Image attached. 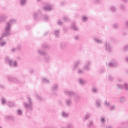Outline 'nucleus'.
<instances>
[{
  "label": "nucleus",
  "mask_w": 128,
  "mask_h": 128,
  "mask_svg": "<svg viewBox=\"0 0 128 128\" xmlns=\"http://www.w3.org/2000/svg\"><path fill=\"white\" fill-rule=\"evenodd\" d=\"M4 60L6 64H8L10 68H12V66L14 68H16V66H18V62L16 60L12 61L8 56H6Z\"/></svg>",
  "instance_id": "obj_1"
},
{
  "label": "nucleus",
  "mask_w": 128,
  "mask_h": 128,
  "mask_svg": "<svg viewBox=\"0 0 128 128\" xmlns=\"http://www.w3.org/2000/svg\"><path fill=\"white\" fill-rule=\"evenodd\" d=\"M28 102H24V106L26 110H32V98L30 96H28Z\"/></svg>",
  "instance_id": "obj_2"
},
{
  "label": "nucleus",
  "mask_w": 128,
  "mask_h": 128,
  "mask_svg": "<svg viewBox=\"0 0 128 128\" xmlns=\"http://www.w3.org/2000/svg\"><path fill=\"white\" fill-rule=\"evenodd\" d=\"M10 26L12 25L10 23H7L4 28V33L2 34L4 36H10Z\"/></svg>",
  "instance_id": "obj_3"
},
{
  "label": "nucleus",
  "mask_w": 128,
  "mask_h": 128,
  "mask_svg": "<svg viewBox=\"0 0 128 128\" xmlns=\"http://www.w3.org/2000/svg\"><path fill=\"white\" fill-rule=\"evenodd\" d=\"M38 52L41 56H44V60L46 62H48L50 61V56L46 54V53L44 52H42V50H38Z\"/></svg>",
  "instance_id": "obj_4"
},
{
  "label": "nucleus",
  "mask_w": 128,
  "mask_h": 128,
  "mask_svg": "<svg viewBox=\"0 0 128 128\" xmlns=\"http://www.w3.org/2000/svg\"><path fill=\"white\" fill-rule=\"evenodd\" d=\"M40 10H38V12H34L32 16L34 20H40V18H38V14H40Z\"/></svg>",
  "instance_id": "obj_5"
},
{
  "label": "nucleus",
  "mask_w": 128,
  "mask_h": 128,
  "mask_svg": "<svg viewBox=\"0 0 128 128\" xmlns=\"http://www.w3.org/2000/svg\"><path fill=\"white\" fill-rule=\"evenodd\" d=\"M72 98H68L65 100V104L67 106H72Z\"/></svg>",
  "instance_id": "obj_6"
},
{
  "label": "nucleus",
  "mask_w": 128,
  "mask_h": 128,
  "mask_svg": "<svg viewBox=\"0 0 128 128\" xmlns=\"http://www.w3.org/2000/svg\"><path fill=\"white\" fill-rule=\"evenodd\" d=\"M65 94L69 96H74L76 95V93L72 90H65L64 91Z\"/></svg>",
  "instance_id": "obj_7"
},
{
  "label": "nucleus",
  "mask_w": 128,
  "mask_h": 128,
  "mask_svg": "<svg viewBox=\"0 0 128 128\" xmlns=\"http://www.w3.org/2000/svg\"><path fill=\"white\" fill-rule=\"evenodd\" d=\"M8 78L10 82H18L19 80L16 78H12L10 76H8Z\"/></svg>",
  "instance_id": "obj_8"
},
{
  "label": "nucleus",
  "mask_w": 128,
  "mask_h": 128,
  "mask_svg": "<svg viewBox=\"0 0 128 128\" xmlns=\"http://www.w3.org/2000/svg\"><path fill=\"white\" fill-rule=\"evenodd\" d=\"M44 10L46 12H50V10H52V5L48 4L44 8Z\"/></svg>",
  "instance_id": "obj_9"
},
{
  "label": "nucleus",
  "mask_w": 128,
  "mask_h": 128,
  "mask_svg": "<svg viewBox=\"0 0 128 128\" xmlns=\"http://www.w3.org/2000/svg\"><path fill=\"white\" fill-rule=\"evenodd\" d=\"M6 36H4V34H2V36L0 38V46H6V42L4 40V37Z\"/></svg>",
  "instance_id": "obj_10"
},
{
  "label": "nucleus",
  "mask_w": 128,
  "mask_h": 128,
  "mask_svg": "<svg viewBox=\"0 0 128 128\" xmlns=\"http://www.w3.org/2000/svg\"><path fill=\"white\" fill-rule=\"evenodd\" d=\"M7 17L6 14H2L0 16V22H4L6 20Z\"/></svg>",
  "instance_id": "obj_11"
},
{
  "label": "nucleus",
  "mask_w": 128,
  "mask_h": 128,
  "mask_svg": "<svg viewBox=\"0 0 128 128\" xmlns=\"http://www.w3.org/2000/svg\"><path fill=\"white\" fill-rule=\"evenodd\" d=\"M118 88H125L126 90H128V84H125V86H122L120 84L118 85Z\"/></svg>",
  "instance_id": "obj_12"
},
{
  "label": "nucleus",
  "mask_w": 128,
  "mask_h": 128,
  "mask_svg": "<svg viewBox=\"0 0 128 128\" xmlns=\"http://www.w3.org/2000/svg\"><path fill=\"white\" fill-rule=\"evenodd\" d=\"M88 128H90L92 126H94V121L90 120L87 124Z\"/></svg>",
  "instance_id": "obj_13"
},
{
  "label": "nucleus",
  "mask_w": 128,
  "mask_h": 128,
  "mask_svg": "<svg viewBox=\"0 0 128 128\" xmlns=\"http://www.w3.org/2000/svg\"><path fill=\"white\" fill-rule=\"evenodd\" d=\"M86 65L84 66V68L85 70H90V61H87L86 63Z\"/></svg>",
  "instance_id": "obj_14"
},
{
  "label": "nucleus",
  "mask_w": 128,
  "mask_h": 128,
  "mask_svg": "<svg viewBox=\"0 0 128 128\" xmlns=\"http://www.w3.org/2000/svg\"><path fill=\"white\" fill-rule=\"evenodd\" d=\"M71 28L73 30H78V28L76 27V26L74 23L72 24Z\"/></svg>",
  "instance_id": "obj_15"
},
{
  "label": "nucleus",
  "mask_w": 128,
  "mask_h": 128,
  "mask_svg": "<svg viewBox=\"0 0 128 128\" xmlns=\"http://www.w3.org/2000/svg\"><path fill=\"white\" fill-rule=\"evenodd\" d=\"M80 96L74 95V102H78V100H80Z\"/></svg>",
  "instance_id": "obj_16"
},
{
  "label": "nucleus",
  "mask_w": 128,
  "mask_h": 128,
  "mask_svg": "<svg viewBox=\"0 0 128 128\" xmlns=\"http://www.w3.org/2000/svg\"><path fill=\"white\" fill-rule=\"evenodd\" d=\"M80 61H76L75 64H74V65L73 66L74 68L73 70H76V68H78V66L80 65Z\"/></svg>",
  "instance_id": "obj_17"
},
{
  "label": "nucleus",
  "mask_w": 128,
  "mask_h": 128,
  "mask_svg": "<svg viewBox=\"0 0 128 128\" xmlns=\"http://www.w3.org/2000/svg\"><path fill=\"white\" fill-rule=\"evenodd\" d=\"M8 106L9 108H12V106H14V103L12 102H7Z\"/></svg>",
  "instance_id": "obj_18"
},
{
  "label": "nucleus",
  "mask_w": 128,
  "mask_h": 128,
  "mask_svg": "<svg viewBox=\"0 0 128 128\" xmlns=\"http://www.w3.org/2000/svg\"><path fill=\"white\" fill-rule=\"evenodd\" d=\"M90 114L87 113L84 117V120H88L90 118Z\"/></svg>",
  "instance_id": "obj_19"
},
{
  "label": "nucleus",
  "mask_w": 128,
  "mask_h": 128,
  "mask_svg": "<svg viewBox=\"0 0 128 128\" xmlns=\"http://www.w3.org/2000/svg\"><path fill=\"white\" fill-rule=\"evenodd\" d=\"M79 82L81 84H84L86 83V81L83 78H79Z\"/></svg>",
  "instance_id": "obj_20"
},
{
  "label": "nucleus",
  "mask_w": 128,
  "mask_h": 128,
  "mask_svg": "<svg viewBox=\"0 0 128 128\" xmlns=\"http://www.w3.org/2000/svg\"><path fill=\"white\" fill-rule=\"evenodd\" d=\"M108 66H112V67L116 66V63L114 62H110L108 64Z\"/></svg>",
  "instance_id": "obj_21"
},
{
  "label": "nucleus",
  "mask_w": 128,
  "mask_h": 128,
  "mask_svg": "<svg viewBox=\"0 0 128 128\" xmlns=\"http://www.w3.org/2000/svg\"><path fill=\"white\" fill-rule=\"evenodd\" d=\"M52 90H58V84H54L52 87Z\"/></svg>",
  "instance_id": "obj_22"
},
{
  "label": "nucleus",
  "mask_w": 128,
  "mask_h": 128,
  "mask_svg": "<svg viewBox=\"0 0 128 128\" xmlns=\"http://www.w3.org/2000/svg\"><path fill=\"white\" fill-rule=\"evenodd\" d=\"M62 116L63 118H68V114L64 112H62Z\"/></svg>",
  "instance_id": "obj_23"
},
{
  "label": "nucleus",
  "mask_w": 128,
  "mask_h": 128,
  "mask_svg": "<svg viewBox=\"0 0 128 128\" xmlns=\"http://www.w3.org/2000/svg\"><path fill=\"white\" fill-rule=\"evenodd\" d=\"M101 104H102V101H100V100H97V102H96V106H97V108L100 107Z\"/></svg>",
  "instance_id": "obj_24"
},
{
  "label": "nucleus",
  "mask_w": 128,
  "mask_h": 128,
  "mask_svg": "<svg viewBox=\"0 0 128 128\" xmlns=\"http://www.w3.org/2000/svg\"><path fill=\"white\" fill-rule=\"evenodd\" d=\"M42 82H43V84H48V82H50V80L44 78L42 80Z\"/></svg>",
  "instance_id": "obj_25"
},
{
  "label": "nucleus",
  "mask_w": 128,
  "mask_h": 128,
  "mask_svg": "<svg viewBox=\"0 0 128 128\" xmlns=\"http://www.w3.org/2000/svg\"><path fill=\"white\" fill-rule=\"evenodd\" d=\"M16 112L18 116H22V110H16Z\"/></svg>",
  "instance_id": "obj_26"
},
{
  "label": "nucleus",
  "mask_w": 128,
  "mask_h": 128,
  "mask_svg": "<svg viewBox=\"0 0 128 128\" xmlns=\"http://www.w3.org/2000/svg\"><path fill=\"white\" fill-rule=\"evenodd\" d=\"M8 24H10V26L13 24H16V20H10V22H8Z\"/></svg>",
  "instance_id": "obj_27"
},
{
  "label": "nucleus",
  "mask_w": 128,
  "mask_h": 128,
  "mask_svg": "<svg viewBox=\"0 0 128 128\" xmlns=\"http://www.w3.org/2000/svg\"><path fill=\"white\" fill-rule=\"evenodd\" d=\"M63 20L64 22H68V20H70V18L67 16H64L63 18Z\"/></svg>",
  "instance_id": "obj_28"
},
{
  "label": "nucleus",
  "mask_w": 128,
  "mask_h": 128,
  "mask_svg": "<svg viewBox=\"0 0 128 128\" xmlns=\"http://www.w3.org/2000/svg\"><path fill=\"white\" fill-rule=\"evenodd\" d=\"M26 0H20V4L21 6H24V4H26Z\"/></svg>",
  "instance_id": "obj_29"
},
{
  "label": "nucleus",
  "mask_w": 128,
  "mask_h": 128,
  "mask_svg": "<svg viewBox=\"0 0 128 128\" xmlns=\"http://www.w3.org/2000/svg\"><path fill=\"white\" fill-rule=\"evenodd\" d=\"M54 35L56 36H58L60 35V30H57L55 31Z\"/></svg>",
  "instance_id": "obj_30"
},
{
  "label": "nucleus",
  "mask_w": 128,
  "mask_h": 128,
  "mask_svg": "<svg viewBox=\"0 0 128 128\" xmlns=\"http://www.w3.org/2000/svg\"><path fill=\"white\" fill-rule=\"evenodd\" d=\"M82 22H88V18L86 16H83L82 17Z\"/></svg>",
  "instance_id": "obj_31"
},
{
  "label": "nucleus",
  "mask_w": 128,
  "mask_h": 128,
  "mask_svg": "<svg viewBox=\"0 0 128 128\" xmlns=\"http://www.w3.org/2000/svg\"><path fill=\"white\" fill-rule=\"evenodd\" d=\"M126 98H124V97H122L120 99V102L122 103L124 102H126Z\"/></svg>",
  "instance_id": "obj_32"
},
{
  "label": "nucleus",
  "mask_w": 128,
  "mask_h": 128,
  "mask_svg": "<svg viewBox=\"0 0 128 128\" xmlns=\"http://www.w3.org/2000/svg\"><path fill=\"white\" fill-rule=\"evenodd\" d=\"M106 46L107 47V48H106L108 52H112V48H110V46L108 45V46L107 44H106Z\"/></svg>",
  "instance_id": "obj_33"
},
{
  "label": "nucleus",
  "mask_w": 128,
  "mask_h": 128,
  "mask_svg": "<svg viewBox=\"0 0 128 128\" xmlns=\"http://www.w3.org/2000/svg\"><path fill=\"white\" fill-rule=\"evenodd\" d=\"M5 118L6 120H12V118H13V117L12 116H5Z\"/></svg>",
  "instance_id": "obj_34"
},
{
  "label": "nucleus",
  "mask_w": 128,
  "mask_h": 128,
  "mask_svg": "<svg viewBox=\"0 0 128 128\" xmlns=\"http://www.w3.org/2000/svg\"><path fill=\"white\" fill-rule=\"evenodd\" d=\"M35 96H36L37 100H42V98L40 96H38V94H35Z\"/></svg>",
  "instance_id": "obj_35"
},
{
  "label": "nucleus",
  "mask_w": 128,
  "mask_h": 128,
  "mask_svg": "<svg viewBox=\"0 0 128 128\" xmlns=\"http://www.w3.org/2000/svg\"><path fill=\"white\" fill-rule=\"evenodd\" d=\"M111 10H112V12H116V7L112 6Z\"/></svg>",
  "instance_id": "obj_36"
},
{
  "label": "nucleus",
  "mask_w": 128,
  "mask_h": 128,
  "mask_svg": "<svg viewBox=\"0 0 128 128\" xmlns=\"http://www.w3.org/2000/svg\"><path fill=\"white\" fill-rule=\"evenodd\" d=\"M6 99L4 98H2V104H6Z\"/></svg>",
  "instance_id": "obj_37"
},
{
  "label": "nucleus",
  "mask_w": 128,
  "mask_h": 128,
  "mask_svg": "<svg viewBox=\"0 0 128 128\" xmlns=\"http://www.w3.org/2000/svg\"><path fill=\"white\" fill-rule=\"evenodd\" d=\"M43 18H44V20H48V16H43Z\"/></svg>",
  "instance_id": "obj_38"
},
{
  "label": "nucleus",
  "mask_w": 128,
  "mask_h": 128,
  "mask_svg": "<svg viewBox=\"0 0 128 128\" xmlns=\"http://www.w3.org/2000/svg\"><path fill=\"white\" fill-rule=\"evenodd\" d=\"M58 26H62V20H58Z\"/></svg>",
  "instance_id": "obj_39"
},
{
  "label": "nucleus",
  "mask_w": 128,
  "mask_h": 128,
  "mask_svg": "<svg viewBox=\"0 0 128 128\" xmlns=\"http://www.w3.org/2000/svg\"><path fill=\"white\" fill-rule=\"evenodd\" d=\"M102 42L100 39H96V43L97 44H102Z\"/></svg>",
  "instance_id": "obj_40"
},
{
  "label": "nucleus",
  "mask_w": 128,
  "mask_h": 128,
  "mask_svg": "<svg viewBox=\"0 0 128 128\" xmlns=\"http://www.w3.org/2000/svg\"><path fill=\"white\" fill-rule=\"evenodd\" d=\"M115 109V107L114 106H112L110 108V110H114Z\"/></svg>",
  "instance_id": "obj_41"
},
{
  "label": "nucleus",
  "mask_w": 128,
  "mask_h": 128,
  "mask_svg": "<svg viewBox=\"0 0 128 128\" xmlns=\"http://www.w3.org/2000/svg\"><path fill=\"white\" fill-rule=\"evenodd\" d=\"M84 72V71L83 70H79L78 71V74H82Z\"/></svg>",
  "instance_id": "obj_42"
},
{
  "label": "nucleus",
  "mask_w": 128,
  "mask_h": 128,
  "mask_svg": "<svg viewBox=\"0 0 128 128\" xmlns=\"http://www.w3.org/2000/svg\"><path fill=\"white\" fill-rule=\"evenodd\" d=\"M92 92H96V88H92Z\"/></svg>",
  "instance_id": "obj_43"
},
{
  "label": "nucleus",
  "mask_w": 128,
  "mask_h": 128,
  "mask_svg": "<svg viewBox=\"0 0 128 128\" xmlns=\"http://www.w3.org/2000/svg\"><path fill=\"white\" fill-rule=\"evenodd\" d=\"M68 128H72V124H68Z\"/></svg>",
  "instance_id": "obj_44"
},
{
  "label": "nucleus",
  "mask_w": 128,
  "mask_h": 128,
  "mask_svg": "<svg viewBox=\"0 0 128 128\" xmlns=\"http://www.w3.org/2000/svg\"><path fill=\"white\" fill-rule=\"evenodd\" d=\"M101 122H102V124H104V118H101Z\"/></svg>",
  "instance_id": "obj_45"
},
{
  "label": "nucleus",
  "mask_w": 128,
  "mask_h": 128,
  "mask_svg": "<svg viewBox=\"0 0 128 128\" xmlns=\"http://www.w3.org/2000/svg\"><path fill=\"white\" fill-rule=\"evenodd\" d=\"M11 50L12 52H16V48H12Z\"/></svg>",
  "instance_id": "obj_46"
},
{
  "label": "nucleus",
  "mask_w": 128,
  "mask_h": 128,
  "mask_svg": "<svg viewBox=\"0 0 128 128\" xmlns=\"http://www.w3.org/2000/svg\"><path fill=\"white\" fill-rule=\"evenodd\" d=\"M128 50V46H126L124 48V50Z\"/></svg>",
  "instance_id": "obj_47"
},
{
  "label": "nucleus",
  "mask_w": 128,
  "mask_h": 128,
  "mask_svg": "<svg viewBox=\"0 0 128 128\" xmlns=\"http://www.w3.org/2000/svg\"><path fill=\"white\" fill-rule=\"evenodd\" d=\"M75 40H78V38H80L78 37V36H76L74 37Z\"/></svg>",
  "instance_id": "obj_48"
},
{
  "label": "nucleus",
  "mask_w": 128,
  "mask_h": 128,
  "mask_svg": "<svg viewBox=\"0 0 128 128\" xmlns=\"http://www.w3.org/2000/svg\"><path fill=\"white\" fill-rule=\"evenodd\" d=\"M114 27L115 28H118V24H114Z\"/></svg>",
  "instance_id": "obj_49"
},
{
  "label": "nucleus",
  "mask_w": 128,
  "mask_h": 128,
  "mask_svg": "<svg viewBox=\"0 0 128 128\" xmlns=\"http://www.w3.org/2000/svg\"><path fill=\"white\" fill-rule=\"evenodd\" d=\"M105 106H110V103H108L106 104V102L104 103Z\"/></svg>",
  "instance_id": "obj_50"
},
{
  "label": "nucleus",
  "mask_w": 128,
  "mask_h": 128,
  "mask_svg": "<svg viewBox=\"0 0 128 128\" xmlns=\"http://www.w3.org/2000/svg\"><path fill=\"white\" fill-rule=\"evenodd\" d=\"M30 74H32V72H34V70H30Z\"/></svg>",
  "instance_id": "obj_51"
},
{
  "label": "nucleus",
  "mask_w": 128,
  "mask_h": 128,
  "mask_svg": "<svg viewBox=\"0 0 128 128\" xmlns=\"http://www.w3.org/2000/svg\"><path fill=\"white\" fill-rule=\"evenodd\" d=\"M108 78L110 80H112V76H110L108 77Z\"/></svg>",
  "instance_id": "obj_52"
},
{
  "label": "nucleus",
  "mask_w": 128,
  "mask_h": 128,
  "mask_svg": "<svg viewBox=\"0 0 128 128\" xmlns=\"http://www.w3.org/2000/svg\"><path fill=\"white\" fill-rule=\"evenodd\" d=\"M22 47L20 46H18V48H17V50H20V48H21Z\"/></svg>",
  "instance_id": "obj_53"
},
{
  "label": "nucleus",
  "mask_w": 128,
  "mask_h": 128,
  "mask_svg": "<svg viewBox=\"0 0 128 128\" xmlns=\"http://www.w3.org/2000/svg\"><path fill=\"white\" fill-rule=\"evenodd\" d=\"M64 2H61L60 4H61V6H64Z\"/></svg>",
  "instance_id": "obj_54"
},
{
  "label": "nucleus",
  "mask_w": 128,
  "mask_h": 128,
  "mask_svg": "<svg viewBox=\"0 0 128 128\" xmlns=\"http://www.w3.org/2000/svg\"><path fill=\"white\" fill-rule=\"evenodd\" d=\"M106 128H112L110 126H108L106 127Z\"/></svg>",
  "instance_id": "obj_55"
},
{
  "label": "nucleus",
  "mask_w": 128,
  "mask_h": 128,
  "mask_svg": "<svg viewBox=\"0 0 128 128\" xmlns=\"http://www.w3.org/2000/svg\"><path fill=\"white\" fill-rule=\"evenodd\" d=\"M126 26H128V22H126Z\"/></svg>",
  "instance_id": "obj_56"
},
{
  "label": "nucleus",
  "mask_w": 128,
  "mask_h": 128,
  "mask_svg": "<svg viewBox=\"0 0 128 128\" xmlns=\"http://www.w3.org/2000/svg\"><path fill=\"white\" fill-rule=\"evenodd\" d=\"M94 41L96 42V38H94Z\"/></svg>",
  "instance_id": "obj_57"
},
{
  "label": "nucleus",
  "mask_w": 128,
  "mask_h": 128,
  "mask_svg": "<svg viewBox=\"0 0 128 128\" xmlns=\"http://www.w3.org/2000/svg\"><path fill=\"white\" fill-rule=\"evenodd\" d=\"M120 8H121L122 10H124V6H123V8L122 6Z\"/></svg>",
  "instance_id": "obj_58"
},
{
  "label": "nucleus",
  "mask_w": 128,
  "mask_h": 128,
  "mask_svg": "<svg viewBox=\"0 0 128 128\" xmlns=\"http://www.w3.org/2000/svg\"><path fill=\"white\" fill-rule=\"evenodd\" d=\"M42 0H38V2H40Z\"/></svg>",
  "instance_id": "obj_59"
},
{
  "label": "nucleus",
  "mask_w": 128,
  "mask_h": 128,
  "mask_svg": "<svg viewBox=\"0 0 128 128\" xmlns=\"http://www.w3.org/2000/svg\"><path fill=\"white\" fill-rule=\"evenodd\" d=\"M124 2H126L127 0H123Z\"/></svg>",
  "instance_id": "obj_60"
},
{
  "label": "nucleus",
  "mask_w": 128,
  "mask_h": 128,
  "mask_svg": "<svg viewBox=\"0 0 128 128\" xmlns=\"http://www.w3.org/2000/svg\"><path fill=\"white\" fill-rule=\"evenodd\" d=\"M44 46V48H46V46Z\"/></svg>",
  "instance_id": "obj_61"
},
{
  "label": "nucleus",
  "mask_w": 128,
  "mask_h": 128,
  "mask_svg": "<svg viewBox=\"0 0 128 128\" xmlns=\"http://www.w3.org/2000/svg\"><path fill=\"white\" fill-rule=\"evenodd\" d=\"M0 128H2L1 126H0Z\"/></svg>",
  "instance_id": "obj_62"
}]
</instances>
